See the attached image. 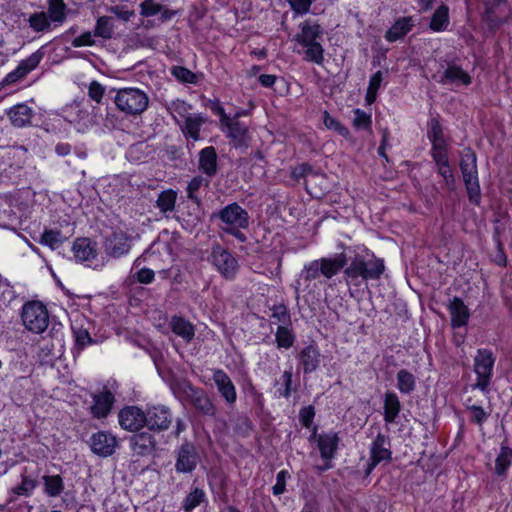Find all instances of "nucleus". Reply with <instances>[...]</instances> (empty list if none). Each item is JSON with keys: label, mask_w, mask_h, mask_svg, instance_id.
Segmentation results:
<instances>
[{"label": "nucleus", "mask_w": 512, "mask_h": 512, "mask_svg": "<svg viewBox=\"0 0 512 512\" xmlns=\"http://www.w3.org/2000/svg\"><path fill=\"white\" fill-rule=\"evenodd\" d=\"M312 173V166L307 163H301L295 168H293L291 172L292 178H294L297 182H299L301 179H305L309 174Z\"/></svg>", "instance_id": "60"}, {"label": "nucleus", "mask_w": 512, "mask_h": 512, "mask_svg": "<svg viewBox=\"0 0 512 512\" xmlns=\"http://www.w3.org/2000/svg\"><path fill=\"white\" fill-rule=\"evenodd\" d=\"M319 266H321L319 259L312 260L304 264L300 273V279L306 283L307 287H309L311 281L316 280L322 275V271L319 270Z\"/></svg>", "instance_id": "39"}, {"label": "nucleus", "mask_w": 512, "mask_h": 512, "mask_svg": "<svg viewBox=\"0 0 512 512\" xmlns=\"http://www.w3.org/2000/svg\"><path fill=\"white\" fill-rule=\"evenodd\" d=\"M204 178L201 176L194 177L188 184L187 187V196L189 199L193 201H198L196 197V192L200 189V187L204 184Z\"/></svg>", "instance_id": "64"}, {"label": "nucleus", "mask_w": 512, "mask_h": 512, "mask_svg": "<svg viewBox=\"0 0 512 512\" xmlns=\"http://www.w3.org/2000/svg\"><path fill=\"white\" fill-rule=\"evenodd\" d=\"M448 311L450 314V324L452 328H461L468 324L470 319V310L462 298L454 296L450 300Z\"/></svg>", "instance_id": "21"}, {"label": "nucleus", "mask_w": 512, "mask_h": 512, "mask_svg": "<svg viewBox=\"0 0 512 512\" xmlns=\"http://www.w3.org/2000/svg\"><path fill=\"white\" fill-rule=\"evenodd\" d=\"M163 6L155 0H144L140 4V14L143 17H152L162 12Z\"/></svg>", "instance_id": "52"}, {"label": "nucleus", "mask_w": 512, "mask_h": 512, "mask_svg": "<svg viewBox=\"0 0 512 512\" xmlns=\"http://www.w3.org/2000/svg\"><path fill=\"white\" fill-rule=\"evenodd\" d=\"M384 79V72L381 70L376 71L370 76L368 87L365 95L366 105H372L376 102L378 91Z\"/></svg>", "instance_id": "33"}, {"label": "nucleus", "mask_w": 512, "mask_h": 512, "mask_svg": "<svg viewBox=\"0 0 512 512\" xmlns=\"http://www.w3.org/2000/svg\"><path fill=\"white\" fill-rule=\"evenodd\" d=\"M109 12L123 22H128L135 16L134 10L127 9L125 6L116 5L109 8Z\"/></svg>", "instance_id": "57"}, {"label": "nucleus", "mask_w": 512, "mask_h": 512, "mask_svg": "<svg viewBox=\"0 0 512 512\" xmlns=\"http://www.w3.org/2000/svg\"><path fill=\"white\" fill-rule=\"evenodd\" d=\"M164 356V354H155L153 361L159 375L169 384L173 394L180 401L192 405L201 414L214 417L216 408L207 393L193 386L190 381L179 377V368L170 367Z\"/></svg>", "instance_id": "1"}, {"label": "nucleus", "mask_w": 512, "mask_h": 512, "mask_svg": "<svg viewBox=\"0 0 512 512\" xmlns=\"http://www.w3.org/2000/svg\"><path fill=\"white\" fill-rule=\"evenodd\" d=\"M114 103L122 113L138 116L148 108L149 97L145 91L139 88L124 87L116 90Z\"/></svg>", "instance_id": "5"}, {"label": "nucleus", "mask_w": 512, "mask_h": 512, "mask_svg": "<svg viewBox=\"0 0 512 512\" xmlns=\"http://www.w3.org/2000/svg\"><path fill=\"white\" fill-rule=\"evenodd\" d=\"M204 497V492L201 489L195 488L192 492H190L183 501V508L185 511L189 512L197 507L202 501Z\"/></svg>", "instance_id": "51"}, {"label": "nucleus", "mask_w": 512, "mask_h": 512, "mask_svg": "<svg viewBox=\"0 0 512 512\" xmlns=\"http://www.w3.org/2000/svg\"><path fill=\"white\" fill-rule=\"evenodd\" d=\"M105 93V87L98 81H92L88 87L89 97L97 103L102 101Z\"/></svg>", "instance_id": "58"}, {"label": "nucleus", "mask_w": 512, "mask_h": 512, "mask_svg": "<svg viewBox=\"0 0 512 512\" xmlns=\"http://www.w3.org/2000/svg\"><path fill=\"white\" fill-rule=\"evenodd\" d=\"M171 74L183 83H194L196 79L195 74L183 66H173Z\"/></svg>", "instance_id": "53"}, {"label": "nucleus", "mask_w": 512, "mask_h": 512, "mask_svg": "<svg viewBox=\"0 0 512 512\" xmlns=\"http://www.w3.org/2000/svg\"><path fill=\"white\" fill-rule=\"evenodd\" d=\"M176 201V191L173 189L163 190L157 197L155 207L158 208L166 218H169L170 214L175 211Z\"/></svg>", "instance_id": "28"}, {"label": "nucleus", "mask_w": 512, "mask_h": 512, "mask_svg": "<svg viewBox=\"0 0 512 512\" xmlns=\"http://www.w3.org/2000/svg\"><path fill=\"white\" fill-rule=\"evenodd\" d=\"M338 442L339 439L335 433H328L318 437V447L321 457L326 461V464L321 468L322 470H326L331 467L329 461L334 457Z\"/></svg>", "instance_id": "26"}, {"label": "nucleus", "mask_w": 512, "mask_h": 512, "mask_svg": "<svg viewBox=\"0 0 512 512\" xmlns=\"http://www.w3.org/2000/svg\"><path fill=\"white\" fill-rule=\"evenodd\" d=\"M115 33V21L110 16H100L94 27V36L109 40Z\"/></svg>", "instance_id": "31"}, {"label": "nucleus", "mask_w": 512, "mask_h": 512, "mask_svg": "<svg viewBox=\"0 0 512 512\" xmlns=\"http://www.w3.org/2000/svg\"><path fill=\"white\" fill-rule=\"evenodd\" d=\"M323 123L327 129L335 131L344 138H348L350 136V130L338 119L332 117L326 110L323 112Z\"/></svg>", "instance_id": "42"}, {"label": "nucleus", "mask_w": 512, "mask_h": 512, "mask_svg": "<svg viewBox=\"0 0 512 512\" xmlns=\"http://www.w3.org/2000/svg\"><path fill=\"white\" fill-rule=\"evenodd\" d=\"M116 446V438L105 431L94 433L90 438V447L92 452L102 457L112 455Z\"/></svg>", "instance_id": "19"}, {"label": "nucleus", "mask_w": 512, "mask_h": 512, "mask_svg": "<svg viewBox=\"0 0 512 512\" xmlns=\"http://www.w3.org/2000/svg\"><path fill=\"white\" fill-rule=\"evenodd\" d=\"M437 168V174L443 178L445 187L453 192L456 189V177L455 172L450 165V161L440 162L435 164Z\"/></svg>", "instance_id": "36"}, {"label": "nucleus", "mask_w": 512, "mask_h": 512, "mask_svg": "<svg viewBox=\"0 0 512 512\" xmlns=\"http://www.w3.org/2000/svg\"><path fill=\"white\" fill-rule=\"evenodd\" d=\"M509 3L507 0H485L483 20L490 31H497L508 19Z\"/></svg>", "instance_id": "9"}, {"label": "nucleus", "mask_w": 512, "mask_h": 512, "mask_svg": "<svg viewBox=\"0 0 512 512\" xmlns=\"http://www.w3.org/2000/svg\"><path fill=\"white\" fill-rule=\"evenodd\" d=\"M211 260L219 272L224 274V249L221 246L217 245L213 248L211 253Z\"/></svg>", "instance_id": "62"}, {"label": "nucleus", "mask_w": 512, "mask_h": 512, "mask_svg": "<svg viewBox=\"0 0 512 512\" xmlns=\"http://www.w3.org/2000/svg\"><path fill=\"white\" fill-rule=\"evenodd\" d=\"M275 337L278 348L289 349L295 341V335L289 326L279 325Z\"/></svg>", "instance_id": "40"}, {"label": "nucleus", "mask_w": 512, "mask_h": 512, "mask_svg": "<svg viewBox=\"0 0 512 512\" xmlns=\"http://www.w3.org/2000/svg\"><path fill=\"white\" fill-rule=\"evenodd\" d=\"M254 108L255 105L253 102L249 101L248 108L236 107L234 111L226 113V115H229V118L232 121L245 122L244 120H241V118L250 117Z\"/></svg>", "instance_id": "55"}, {"label": "nucleus", "mask_w": 512, "mask_h": 512, "mask_svg": "<svg viewBox=\"0 0 512 512\" xmlns=\"http://www.w3.org/2000/svg\"><path fill=\"white\" fill-rule=\"evenodd\" d=\"M94 36V32L86 31L74 38L71 42L72 46L75 48L84 47V46H94L96 41Z\"/></svg>", "instance_id": "56"}, {"label": "nucleus", "mask_w": 512, "mask_h": 512, "mask_svg": "<svg viewBox=\"0 0 512 512\" xmlns=\"http://www.w3.org/2000/svg\"><path fill=\"white\" fill-rule=\"evenodd\" d=\"M397 388L401 393L408 394L415 388V377L410 372L402 369L397 373Z\"/></svg>", "instance_id": "45"}, {"label": "nucleus", "mask_w": 512, "mask_h": 512, "mask_svg": "<svg viewBox=\"0 0 512 512\" xmlns=\"http://www.w3.org/2000/svg\"><path fill=\"white\" fill-rule=\"evenodd\" d=\"M494 362L492 354H477L475 357L476 387L483 392L488 390Z\"/></svg>", "instance_id": "16"}, {"label": "nucleus", "mask_w": 512, "mask_h": 512, "mask_svg": "<svg viewBox=\"0 0 512 512\" xmlns=\"http://www.w3.org/2000/svg\"><path fill=\"white\" fill-rule=\"evenodd\" d=\"M74 258L79 263H84L93 269H100L104 266V262L98 261L97 243L90 238H77L72 245Z\"/></svg>", "instance_id": "8"}, {"label": "nucleus", "mask_w": 512, "mask_h": 512, "mask_svg": "<svg viewBox=\"0 0 512 512\" xmlns=\"http://www.w3.org/2000/svg\"><path fill=\"white\" fill-rule=\"evenodd\" d=\"M299 31L293 40L303 49V60L316 65H323L325 49L322 45L324 27L316 19H305L299 24Z\"/></svg>", "instance_id": "3"}, {"label": "nucleus", "mask_w": 512, "mask_h": 512, "mask_svg": "<svg viewBox=\"0 0 512 512\" xmlns=\"http://www.w3.org/2000/svg\"><path fill=\"white\" fill-rule=\"evenodd\" d=\"M132 450L140 456L152 454L156 449V440L151 433L140 432L130 438Z\"/></svg>", "instance_id": "25"}, {"label": "nucleus", "mask_w": 512, "mask_h": 512, "mask_svg": "<svg viewBox=\"0 0 512 512\" xmlns=\"http://www.w3.org/2000/svg\"><path fill=\"white\" fill-rule=\"evenodd\" d=\"M346 254L349 260L343 274L349 286L360 287L369 281L379 280L385 272L384 260L366 247L359 251L348 248Z\"/></svg>", "instance_id": "2"}, {"label": "nucleus", "mask_w": 512, "mask_h": 512, "mask_svg": "<svg viewBox=\"0 0 512 512\" xmlns=\"http://www.w3.org/2000/svg\"><path fill=\"white\" fill-rule=\"evenodd\" d=\"M217 155L214 147L209 146L201 150L199 157V169L206 175L212 176L216 173Z\"/></svg>", "instance_id": "29"}, {"label": "nucleus", "mask_w": 512, "mask_h": 512, "mask_svg": "<svg viewBox=\"0 0 512 512\" xmlns=\"http://www.w3.org/2000/svg\"><path fill=\"white\" fill-rule=\"evenodd\" d=\"M348 255L345 252L337 253L333 257H322L319 259L321 266L319 270L326 279H331L340 271L345 269L348 263Z\"/></svg>", "instance_id": "23"}, {"label": "nucleus", "mask_w": 512, "mask_h": 512, "mask_svg": "<svg viewBox=\"0 0 512 512\" xmlns=\"http://www.w3.org/2000/svg\"><path fill=\"white\" fill-rule=\"evenodd\" d=\"M48 11L47 15L51 22L62 24L66 20L67 6L64 0H47Z\"/></svg>", "instance_id": "34"}, {"label": "nucleus", "mask_w": 512, "mask_h": 512, "mask_svg": "<svg viewBox=\"0 0 512 512\" xmlns=\"http://www.w3.org/2000/svg\"><path fill=\"white\" fill-rule=\"evenodd\" d=\"M289 477V472L287 470H281L278 472L276 476V483L273 486L274 495H281L285 492L286 489V480Z\"/></svg>", "instance_id": "61"}, {"label": "nucleus", "mask_w": 512, "mask_h": 512, "mask_svg": "<svg viewBox=\"0 0 512 512\" xmlns=\"http://www.w3.org/2000/svg\"><path fill=\"white\" fill-rule=\"evenodd\" d=\"M120 426L131 432H136L146 426L145 411L137 406H126L118 414Z\"/></svg>", "instance_id": "15"}, {"label": "nucleus", "mask_w": 512, "mask_h": 512, "mask_svg": "<svg viewBox=\"0 0 512 512\" xmlns=\"http://www.w3.org/2000/svg\"><path fill=\"white\" fill-rule=\"evenodd\" d=\"M103 249L107 257L121 258L130 252V237L123 231H113L104 238Z\"/></svg>", "instance_id": "11"}, {"label": "nucleus", "mask_w": 512, "mask_h": 512, "mask_svg": "<svg viewBox=\"0 0 512 512\" xmlns=\"http://www.w3.org/2000/svg\"><path fill=\"white\" fill-rule=\"evenodd\" d=\"M450 25L449 7L445 3H441L433 12L429 29L432 32L440 33L447 31Z\"/></svg>", "instance_id": "27"}, {"label": "nucleus", "mask_w": 512, "mask_h": 512, "mask_svg": "<svg viewBox=\"0 0 512 512\" xmlns=\"http://www.w3.org/2000/svg\"><path fill=\"white\" fill-rule=\"evenodd\" d=\"M36 487V481L29 478V477H23L22 483L18 486H15L12 488V492L16 495H25L29 496L31 495L32 491Z\"/></svg>", "instance_id": "54"}, {"label": "nucleus", "mask_w": 512, "mask_h": 512, "mask_svg": "<svg viewBox=\"0 0 512 512\" xmlns=\"http://www.w3.org/2000/svg\"><path fill=\"white\" fill-rule=\"evenodd\" d=\"M430 156L435 164L449 160V148L431 146Z\"/></svg>", "instance_id": "59"}, {"label": "nucleus", "mask_w": 512, "mask_h": 512, "mask_svg": "<svg viewBox=\"0 0 512 512\" xmlns=\"http://www.w3.org/2000/svg\"><path fill=\"white\" fill-rule=\"evenodd\" d=\"M66 240V237L58 230H45L41 235L40 244L46 245L51 249L59 248Z\"/></svg>", "instance_id": "43"}, {"label": "nucleus", "mask_w": 512, "mask_h": 512, "mask_svg": "<svg viewBox=\"0 0 512 512\" xmlns=\"http://www.w3.org/2000/svg\"><path fill=\"white\" fill-rule=\"evenodd\" d=\"M401 409L400 401L395 393H386L384 398V420L393 423Z\"/></svg>", "instance_id": "32"}, {"label": "nucleus", "mask_w": 512, "mask_h": 512, "mask_svg": "<svg viewBox=\"0 0 512 512\" xmlns=\"http://www.w3.org/2000/svg\"><path fill=\"white\" fill-rule=\"evenodd\" d=\"M316 0H287L294 16H303L310 12L311 6Z\"/></svg>", "instance_id": "49"}, {"label": "nucleus", "mask_w": 512, "mask_h": 512, "mask_svg": "<svg viewBox=\"0 0 512 512\" xmlns=\"http://www.w3.org/2000/svg\"><path fill=\"white\" fill-rule=\"evenodd\" d=\"M145 418L146 427L154 432L166 431L172 424V413L164 405L147 407Z\"/></svg>", "instance_id": "12"}, {"label": "nucleus", "mask_w": 512, "mask_h": 512, "mask_svg": "<svg viewBox=\"0 0 512 512\" xmlns=\"http://www.w3.org/2000/svg\"><path fill=\"white\" fill-rule=\"evenodd\" d=\"M492 262L499 267H506L507 265V255L504 251L503 243L500 239H497L496 243V253L492 257Z\"/></svg>", "instance_id": "63"}, {"label": "nucleus", "mask_w": 512, "mask_h": 512, "mask_svg": "<svg viewBox=\"0 0 512 512\" xmlns=\"http://www.w3.org/2000/svg\"><path fill=\"white\" fill-rule=\"evenodd\" d=\"M6 114L13 126L22 128L31 124L35 112L27 104L19 103L9 108Z\"/></svg>", "instance_id": "24"}, {"label": "nucleus", "mask_w": 512, "mask_h": 512, "mask_svg": "<svg viewBox=\"0 0 512 512\" xmlns=\"http://www.w3.org/2000/svg\"><path fill=\"white\" fill-rule=\"evenodd\" d=\"M199 455L193 443L185 441L176 450L175 470L178 473H191L198 464Z\"/></svg>", "instance_id": "13"}, {"label": "nucleus", "mask_w": 512, "mask_h": 512, "mask_svg": "<svg viewBox=\"0 0 512 512\" xmlns=\"http://www.w3.org/2000/svg\"><path fill=\"white\" fill-rule=\"evenodd\" d=\"M459 168L469 203L479 207L482 202V192L478 175L477 155L471 147H466L461 152Z\"/></svg>", "instance_id": "4"}, {"label": "nucleus", "mask_w": 512, "mask_h": 512, "mask_svg": "<svg viewBox=\"0 0 512 512\" xmlns=\"http://www.w3.org/2000/svg\"><path fill=\"white\" fill-rule=\"evenodd\" d=\"M42 480L47 496L57 497L63 492L64 482L60 475H44Z\"/></svg>", "instance_id": "35"}, {"label": "nucleus", "mask_w": 512, "mask_h": 512, "mask_svg": "<svg viewBox=\"0 0 512 512\" xmlns=\"http://www.w3.org/2000/svg\"><path fill=\"white\" fill-rule=\"evenodd\" d=\"M512 463V449L507 446H501L500 453L495 461V471L498 475H503Z\"/></svg>", "instance_id": "41"}, {"label": "nucleus", "mask_w": 512, "mask_h": 512, "mask_svg": "<svg viewBox=\"0 0 512 512\" xmlns=\"http://www.w3.org/2000/svg\"><path fill=\"white\" fill-rule=\"evenodd\" d=\"M72 331L75 338V344L78 349H84L87 344L92 342L88 329L82 324H78V321H75L72 324Z\"/></svg>", "instance_id": "44"}, {"label": "nucleus", "mask_w": 512, "mask_h": 512, "mask_svg": "<svg viewBox=\"0 0 512 512\" xmlns=\"http://www.w3.org/2000/svg\"><path fill=\"white\" fill-rule=\"evenodd\" d=\"M439 83L442 85L469 86L472 83V76L455 61L447 62Z\"/></svg>", "instance_id": "14"}, {"label": "nucleus", "mask_w": 512, "mask_h": 512, "mask_svg": "<svg viewBox=\"0 0 512 512\" xmlns=\"http://www.w3.org/2000/svg\"><path fill=\"white\" fill-rule=\"evenodd\" d=\"M40 60L41 56L38 53H33L27 59L21 61L17 68L8 73L0 82V87L11 85L24 78L29 72L38 66Z\"/></svg>", "instance_id": "20"}, {"label": "nucleus", "mask_w": 512, "mask_h": 512, "mask_svg": "<svg viewBox=\"0 0 512 512\" xmlns=\"http://www.w3.org/2000/svg\"><path fill=\"white\" fill-rule=\"evenodd\" d=\"M391 454L389 439L382 434H378L370 447L371 463L369 464L367 473L369 474L380 462L389 461Z\"/></svg>", "instance_id": "18"}, {"label": "nucleus", "mask_w": 512, "mask_h": 512, "mask_svg": "<svg viewBox=\"0 0 512 512\" xmlns=\"http://www.w3.org/2000/svg\"><path fill=\"white\" fill-rule=\"evenodd\" d=\"M271 318L275 319L281 325L290 326L291 316L288 308L284 304L274 305L272 308Z\"/></svg>", "instance_id": "50"}, {"label": "nucleus", "mask_w": 512, "mask_h": 512, "mask_svg": "<svg viewBox=\"0 0 512 512\" xmlns=\"http://www.w3.org/2000/svg\"><path fill=\"white\" fill-rule=\"evenodd\" d=\"M16 297L15 290L9 280L0 274V305L7 306Z\"/></svg>", "instance_id": "46"}, {"label": "nucleus", "mask_w": 512, "mask_h": 512, "mask_svg": "<svg viewBox=\"0 0 512 512\" xmlns=\"http://www.w3.org/2000/svg\"><path fill=\"white\" fill-rule=\"evenodd\" d=\"M249 123L250 121H232L229 115H226V136L230 139L229 144L232 148L239 150L241 153H245L251 143Z\"/></svg>", "instance_id": "10"}, {"label": "nucleus", "mask_w": 512, "mask_h": 512, "mask_svg": "<svg viewBox=\"0 0 512 512\" xmlns=\"http://www.w3.org/2000/svg\"><path fill=\"white\" fill-rule=\"evenodd\" d=\"M415 23L412 16H402L397 18L391 27L386 30L384 38L389 43L403 40L414 28Z\"/></svg>", "instance_id": "22"}, {"label": "nucleus", "mask_w": 512, "mask_h": 512, "mask_svg": "<svg viewBox=\"0 0 512 512\" xmlns=\"http://www.w3.org/2000/svg\"><path fill=\"white\" fill-rule=\"evenodd\" d=\"M353 126L358 130H370L372 127V117L362 109L354 110Z\"/></svg>", "instance_id": "47"}, {"label": "nucleus", "mask_w": 512, "mask_h": 512, "mask_svg": "<svg viewBox=\"0 0 512 512\" xmlns=\"http://www.w3.org/2000/svg\"><path fill=\"white\" fill-rule=\"evenodd\" d=\"M92 399L93 404L90 407L92 416L97 419L107 417L115 401L113 393L104 386L102 391L92 394Z\"/></svg>", "instance_id": "17"}, {"label": "nucleus", "mask_w": 512, "mask_h": 512, "mask_svg": "<svg viewBox=\"0 0 512 512\" xmlns=\"http://www.w3.org/2000/svg\"><path fill=\"white\" fill-rule=\"evenodd\" d=\"M21 319L25 328L35 334L44 332L49 325L48 310L38 301H30L23 305Z\"/></svg>", "instance_id": "6"}, {"label": "nucleus", "mask_w": 512, "mask_h": 512, "mask_svg": "<svg viewBox=\"0 0 512 512\" xmlns=\"http://www.w3.org/2000/svg\"><path fill=\"white\" fill-rule=\"evenodd\" d=\"M170 327L174 334L180 336L186 342H190L194 337L193 325L182 317L173 316Z\"/></svg>", "instance_id": "30"}, {"label": "nucleus", "mask_w": 512, "mask_h": 512, "mask_svg": "<svg viewBox=\"0 0 512 512\" xmlns=\"http://www.w3.org/2000/svg\"><path fill=\"white\" fill-rule=\"evenodd\" d=\"M249 227L248 212L238 203L226 205V235H232L239 242L247 241V236L243 230Z\"/></svg>", "instance_id": "7"}, {"label": "nucleus", "mask_w": 512, "mask_h": 512, "mask_svg": "<svg viewBox=\"0 0 512 512\" xmlns=\"http://www.w3.org/2000/svg\"><path fill=\"white\" fill-rule=\"evenodd\" d=\"M204 118L200 115H189L185 119V125L183 128V132L186 137L192 138L194 141H197L200 136V127L204 123Z\"/></svg>", "instance_id": "37"}, {"label": "nucleus", "mask_w": 512, "mask_h": 512, "mask_svg": "<svg viewBox=\"0 0 512 512\" xmlns=\"http://www.w3.org/2000/svg\"><path fill=\"white\" fill-rule=\"evenodd\" d=\"M30 28L35 32L48 31L51 28V20L45 12H35L28 18Z\"/></svg>", "instance_id": "38"}, {"label": "nucleus", "mask_w": 512, "mask_h": 512, "mask_svg": "<svg viewBox=\"0 0 512 512\" xmlns=\"http://www.w3.org/2000/svg\"><path fill=\"white\" fill-rule=\"evenodd\" d=\"M444 127L438 117H432L427 121V138L429 141L444 137Z\"/></svg>", "instance_id": "48"}]
</instances>
